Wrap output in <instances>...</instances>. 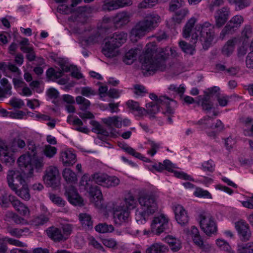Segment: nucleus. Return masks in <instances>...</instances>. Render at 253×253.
Wrapping results in <instances>:
<instances>
[{"label":"nucleus","mask_w":253,"mask_h":253,"mask_svg":"<svg viewBox=\"0 0 253 253\" xmlns=\"http://www.w3.org/2000/svg\"><path fill=\"white\" fill-rule=\"evenodd\" d=\"M166 51V49L157 48L153 42L147 44L141 66L145 76L153 75L157 71H164L166 69V60L169 56V53Z\"/></svg>","instance_id":"f257e3e1"},{"label":"nucleus","mask_w":253,"mask_h":253,"mask_svg":"<svg viewBox=\"0 0 253 253\" xmlns=\"http://www.w3.org/2000/svg\"><path fill=\"white\" fill-rule=\"evenodd\" d=\"M28 151L20 156L17 163L19 168L26 174L28 177L34 176V173L41 172L44 166V158L37 155V147L35 142L29 140L27 143Z\"/></svg>","instance_id":"f03ea898"},{"label":"nucleus","mask_w":253,"mask_h":253,"mask_svg":"<svg viewBox=\"0 0 253 253\" xmlns=\"http://www.w3.org/2000/svg\"><path fill=\"white\" fill-rule=\"evenodd\" d=\"M161 22L160 16L157 14H147L143 19L137 22L130 32V39L136 42L138 39L153 31Z\"/></svg>","instance_id":"7ed1b4c3"},{"label":"nucleus","mask_w":253,"mask_h":253,"mask_svg":"<svg viewBox=\"0 0 253 253\" xmlns=\"http://www.w3.org/2000/svg\"><path fill=\"white\" fill-rule=\"evenodd\" d=\"M127 37L126 33L117 32L106 38L102 49V53L109 58L116 56L119 54L118 48L126 42Z\"/></svg>","instance_id":"20e7f679"},{"label":"nucleus","mask_w":253,"mask_h":253,"mask_svg":"<svg viewBox=\"0 0 253 253\" xmlns=\"http://www.w3.org/2000/svg\"><path fill=\"white\" fill-rule=\"evenodd\" d=\"M170 103L175 104V101L166 96H161L157 100V102H150L146 104L147 112L149 114H155L160 111V106H165L167 110L164 112V114L168 122L171 124L173 122L172 117L174 114V110L170 106Z\"/></svg>","instance_id":"39448f33"},{"label":"nucleus","mask_w":253,"mask_h":253,"mask_svg":"<svg viewBox=\"0 0 253 253\" xmlns=\"http://www.w3.org/2000/svg\"><path fill=\"white\" fill-rule=\"evenodd\" d=\"M199 40L205 48H207L212 42L214 36V26L209 22L199 24Z\"/></svg>","instance_id":"423d86ee"},{"label":"nucleus","mask_w":253,"mask_h":253,"mask_svg":"<svg viewBox=\"0 0 253 253\" xmlns=\"http://www.w3.org/2000/svg\"><path fill=\"white\" fill-rule=\"evenodd\" d=\"M198 220L201 230L208 236L216 233L217 226L216 222L211 214L203 212L199 215Z\"/></svg>","instance_id":"0eeeda50"},{"label":"nucleus","mask_w":253,"mask_h":253,"mask_svg":"<svg viewBox=\"0 0 253 253\" xmlns=\"http://www.w3.org/2000/svg\"><path fill=\"white\" fill-rule=\"evenodd\" d=\"M138 202L148 213L153 214L158 210V205L154 196L151 193H141L138 198Z\"/></svg>","instance_id":"6e6552de"},{"label":"nucleus","mask_w":253,"mask_h":253,"mask_svg":"<svg viewBox=\"0 0 253 253\" xmlns=\"http://www.w3.org/2000/svg\"><path fill=\"white\" fill-rule=\"evenodd\" d=\"M169 218L167 215L161 214L154 217L151 224V231H144V234H149L152 232L160 235L165 232L168 227Z\"/></svg>","instance_id":"1a4fd4ad"},{"label":"nucleus","mask_w":253,"mask_h":253,"mask_svg":"<svg viewBox=\"0 0 253 253\" xmlns=\"http://www.w3.org/2000/svg\"><path fill=\"white\" fill-rule=\"evenodd\" d=\"M197 21V19L192 17L189 19L185 25L183 29V37L187 38L191 37L193 44L197 42L199 40V31L197 29H199V24L195 25Z\"/></svg>","instance_id":"9d476101"},{"label":"nucleus","mask_w":253,"mask_h":253,"mask_svg":"<svg viewBox=\"0 0 253 253\" xmlns=\"http://www.w3.org/2000/svg\"><path fill=\"white\" fill-rule=\"evenodd\" d=\"M113 219L115 224L121 225L129 220L130 212L124 204L114 205L113 208Z\"/></svg>","instance_id":"9b49d317"},{"label":"nucleus","mask_w":253,"mask_h":253,"mask_svg":"<svg viewBox=\"0 0 253 253\" xmlns=\"http://www.w3.org/2000/svg\"><path fill=\"white\" fill-rule=\"evenodd\" d=\"M59 175L57 167L54 166H48L44 172V183L47 187H56L59 182Z\"/></svg>","instance_id":"f8f14e48"},{"label":"nucleus","mask_w":253,"mask_h":253,"mask_svg":"<svg viewBox=\"0 0 253 253\" xmlns=\"http://www.w3.org/2000/svg\"><path fill=\"white\" fill-rule=\"evenodd\" d=\"M80 183L81 186L83 187L84 189L86 190L91 197H95L97 200L101 199L102 195L100 189L97 186L92 185V180L88 174H85L83 175Z\"/></svg>","instance_id":"ddd939ff"},{"label":"nucleus","mask_w":253,"mask_h":253,"mask_svg":"<svg viewBox=\"0 0 253 253\" xmlns=\"http://www.w3.org/2000/svg\"><path fill=\"white\" fill-rule=\"evenodd\" d=\"M244 22V18L240 15H236L231 18L222 30L219 38L223 40L226 35L233 34Z\"/></svg>","instance_id":"4468645a"},{"label":"nucleus","mask_w":253,"mask_h":253,"mask_svg":"<svg viewBox=\"0 0 253 253\" xmlns=\"http://www.w3.org/2000/svg\"><path fill=\"white\" fill-rule=\"evenodd\" d=\"M235 227L242 241L247 242L250 240L252 232L249 224L245 221L241 220L235 222Z\"/></svg>","instance_id":"2eb2a0df"},{"label":"nucleus","mask_w":253,"mask_h":253,"mask_svg":"<svg viewBox=\"0 0 253 253\" xmlns=\"http://www.w3.org/2000/svg\"><path fill=\"white\" fill-rule=\"evenodd\" d=\"M11 152L6 142L0 138V158L6 165L10 166L15 161V157Z\"/></svg>","instance_id":"dca6fc26"},{"label":"nucleus","mask_w":253,"mask_h":253,"mask_svg":"<svg viewBox=\"0 0 253 253\" xmlns=\"http://www.w3.org/2000/svg\"><path fill=\"white\" fill-rule=\"evenodd\" d=\"M230 14V8L228 6L217 10L214 15L216 26L219 28L223 26L229 19Z\"/></svg>","instance_id":"f3484780"},{"label":"nucleus","mask_w":253,"mask_h":253,"mask_svg":"<svg viewBox=\"0 0 253 253\" xmlns=\"http://www.w3.org/2000/svg\"><path fill=\"white\" fill-rule=\"evenodd\" d=\"M65 195L71 204L79 206L83 205V199L79 195L77 189L72 185L66 187Z\"/></svg>","instance_id":"a211bd4d"},{"label":"nucleus","mask_w":253,"mask_h":253,"mask_svg":"<svg viewBox=\"0 0 253 253\" xmlns=\"http://www.w3.org/2000/svg\"><path fill=\"white\" fill-rule=\"evenodd\" d=\"M173 211L177 222L181 226L187 225L189 222V216L184 208L180 205H176L174 206Z\"/></svg>","instance_id":"6ab92c4d"},{"label":"nucleus","mask_w":253,"mask_h":253,"mask_svg":"<svg viewBox=\"0 0 253 253\" xmlns=\"http://www.w3.org/2000/svg\"><path fill=\"white\" fill-rule=\"evenodd\" d=\"M14 178H15L20 184H22L25 182L24 178L18 171L9 170L7 173L6 180L8 186L11 190L15 189V186L17 185V184L14 183Z\"/></svg>","instance_id":"aec40b11"},{"label":"nucleus","mask_w":253,"mask_h":253,"mask_svg":"<svg viewBox=\"0 0 253 253\" xmlns=\"http://www.w3.org/2000/svg\"><path fill=\"white\" fill-rule=\"evenodd\" d=\"M26 146L24 139L20 135L13 138L9 144V150L13 153L20 152Z\"/></svg>","instance_id":"412c9836"},{"label":"nucleus","mask_w":253,"mask_h":253,"mask_svg":"<svg viewBox=\"0 0 253 253\" xmlns=\"http://www.w3.org/2000/svg\"><path fill=\"white\" fill-rule=\"evenodd\" d=\"M48 237L55 242H60L65 241V238L62 234V230L54 226L48 227L46 230Z\"/></svg>","instance_id":"4be33fe9"},{"label":"nucleus","mask_w":253,"mask_h":253,"mask_svg":"<svg viewBox=\"0 0 253 253\" xmlns=\"http://www.w3.org/2000/svg\"><path fill=\"white\" fill-rule=\"evenodd\" d=\"M0 70L2 72L4 75L9 77V72L15 74L19 76L21 74L19 69L14 64L10 62H0Z\"/></svg>","instance_id":"5701e85b"},{"label":"nucleus","mask_w":253,"mask_h":253,"mask_svg":"<svg viewBox=\"0 0 253 253\" xmlns=\"http://www.w3.org/2000/svg\"><path fill=\"white\" fill-rule=\"evenodd\" d=\"M60 159L65 166H71L76 162V156L71 151L66 150L60 153Z\"/></svg>","instance_id":"b1692460"},{"label":"nucleus","mask_w":253,"mask_h":253,"mask_svg":"<svg viewBox=\"0 0 253 253\" xmlns=\"http://www.w3.org/2000/svg\"><path fill=\"white\" fill-rule=\"evenodd\" d=\"M238 42L236 38L229 40L221 49V53L225 56L229 57L233 53L235 45Z\"/></svg>","instance_id":"393cba45"},{"label":"nucleus","mask_w":253,"mask_h":253,"mask_svg":"<svg viewBox=\"0 0 253 253\" xmlns=\"http://www.w3.org/2000/svg\"><path fill=\"white\" fill-rule=\"evenodd\" d=\"M130 17V15L128 12L123 11L115 15L114 17V22L117 25H125L129 21Z\"/></svg>","instance_id":"a878e982"},{"label":"nucleus","mask_w":253,"mask_h":253,"mask_svg":"<svg viewBox=\"0 0 253 253\" xmlns=\"http://www.w3.org/2000/svg\"><path fill=\"white\" fill-rule=\"evenodd\" d=\"M214 119L209 116H204L195 124L198 126V128L201 130H206L213 127Z\"/></svg>","instance_id":"bb28decb"},{"label":"nucleus","mask_w":253,"mask_h":253,"mask_svg":"<svg viewBox=\"0 0 253 253\" xmlns=\"http://www.w3.org/2000/svg\"><path fill=\"white\" fill-rule=\"evenodd\" d=\"M20 184L22 185L21 188L18 189V186L17 185L15 186V189L12 190L15 192L18 196L25 200L28 201L31 197L28 185L25 181L24 183Z\"/></svg>","instance_id":"cd10ccee"},{"label":"nucleus","mask_w":253,"mask_h":253,"mask_svg":"<svg viewBox=\"0 0 253 253\" xmlns=\"http://www.w3.org/2000/svg\"><path fill=\"white\" fill-rule=\"evenodd\" d=\"M121 1L117 0H103L101 6L102 10L110 11L122 7L120 3Z\"/></svg>","instance_id":"c85d7f7f"},{"label":"nucleus","mask_w":253,"mask_h":253,"mask_svg":"<svg viewBox=\"0 0 253 253\" xmlns=\"http://www.w3.org/2000/svg\"><path fill=\"white\" fill-rule=\"evenodd\" d=\"M15 197L9 194L4 190H0V205L2 207H8L11 203L12 204Z\"/></svg>","instance_id":"c756f323"},{"label":"nucleus","mask_w":253,"mask_h":253,"mask_svg":"<svg viewBox=\"0 0 253 253\" xmlns=\"http://www.w3.org/2000/svg\"><path fill=\"white\" fill-rule=\"evenodd\" d=\"M79 218L83 227L85 230H90L92 228L93 221L89 214L86 213H80Z\"/></svg>","instance_id":"7c9ffc66"},{"label":"nucleus","mask_w":253,"mask_h":253,"mask_svg":"<svg viewBox=\"0 0 253 253\" xmlns=\"http://www.w3.org/2000/svg\"><path fill=\"white\" fill-rule=\"evenodd\" d=\"M103 123L108 126H115L121 128L122 126V118L118 116L109 117L102 119Z\"/></svg>","instance_id":"2f4dec72"},{"label":"nucleus","mask_w":253,"mask_h":253,"mask_svg":"<svg viewBox=\"0 0 253 253\" xmlns=\"http://www.w3.org/2000/svg\"><path fill=\"white\" fill-rule=\"evenodd\" d=\"M168 251L167 247L161 243L153 244L146 250L145 253H165Z\"/></svg>","instance_id":"473e14b6"},{"label":"nucleus","mask_w":253,"mask_h":253,"mask_svg":"<svg viewBox=\"0 0 253 253\" xmlns=\"http://www.w3.org/2000/svg\"><path fill=\"white\" fill-rule=\"evenodd\" d=\"M140 51L137 48H132L127 52L123 58V61L128 65H130L136 60V56Z\"/></svg>","instance_id":"72a5a7b5"},{"label":"nucleus","mask_w":253,"mask_h":253,"mask_svg":"<svg viewBox=\"0 0 253 253\" xmlns=\"http://www.w3.org/2000/svg\"><path fill=\"white\" fill-rule=\"evenodd\" d=\"M12 206L21 214L26 216L29 214V210L25 205L18 200L16 197L15 198L12 203Z\"/></svg>","instance_id":"f704fd0d"},{"label":"nucleus","mask_w":253,"mask_h":253,"mask_svg":"<svg viewBox=\"0 0 253 253\" xmlns=\"http://www.w3.org/2000/svg\"><path fill=\"white\" fill-rule=\"evenodd\" d=\"M63 177L69 184L75 183L77 181L76 174L70 169L66 168L63 171Z\"/></svg>","instance_id":"c9c22d12"},{"label":"nucleus","mask_w":253,"mask_h":253,"mask_svg":"<svg viewBox=\"0 0 253 253\" xmlns=\"http://www.w3.org/2000/svg\"><path fill=\"white\" fill-rule=\"evenodd\" d=\"M90 124L93 126L92 131L96 133L100 134L105 136L109 135V132L104 128L98 122L96 121H91Z\"/></svg>","instance_id":"e433bc0d"},{"label":"nucleus","mask_w":253,"mask_h":253,"mask_svg":"<svg viewBox=\"0 0 253 253\" xmlns=\"http://www.w3.org/2000/svg\"><path fill=\"white\" fill-rule=\"evenodd\" d=\"M166 240L173 252L178 251L181 247V242L177 239L169 236L166 237Z\"/></svg>","instance_id":"4c0bfd02"},{"label":"nucleus","mask_w":253,"mask_h":253,"mask_svg":"<svg viewBox=\"0 0 253 253\" xmlns=\"http://www.w3.org/2000/svg\"><path fill=\"white\" fill-rule=\"evenodd\" d=\"M150 213H148L145 211L137 210L135 212V219L139 224H144L148 219Z\"/></svg>","instance_id":"58836bf2"},{"label":"nucleus","mask_w":253,"mask_h":253,"mask_svg":"<svg viewBox=\"0 0 253 253\" xmlns=\"http://www.w3.org/2000/svg\"><path fill=\"white\" fill-rule=\"evenodd\" d=\"M237 253H253V242L238 244Z\"/></svg>","instance_id":"ea45409f"},{"label":"nucleus","mask_w":253,"mask_h":253,"mask_svg":"<svg viewBox=\"0 0 253 253\" xmlns=\"http://www.w3.org/2000/svg\"><path fill=\"white\" fill-rule=\"evenodd\" d=\"M0 84L4 87V88L3 89H0V96L3 97L6 95H11V86L8 83L7 79L2 78L0 80Z\"/></svg>","instance_id":"a19ab883"},{"label":"nucleus","mask_w":253,"mask_h":253,"mask_svg":"<svg viewBox=\"0 0 253 253\" xmlns=\"http://www.w3.org/2000/svg\"><path fill=\"white\" fill-rule=\"evenodd\" d=\"M77 103L80 105V109L82 111H85L90 106V102L83 96H78L76 97Z\"/></svg>","instance_id":"79ce46f5"},{"label":"nucleus","mask_w":253,"mask_h":253,"mask_svg":"<svg viewBox=\"0 0 253 253\" xmlns=\"http://www.w3.org/2000/svg\"><path fill=\"white\" fill-rule=\"evenodd\" d=\"M91 179L96 183L104 187L106 179L107 178V174L102 173H96L90 176Z\"/></svg>","instance_id":"37998d69"},{"label":"nucleus","mask_w":253,"mask_h":253,"mask_svg":"<svg viewBox=\"0 0 253 253\" xmlns=\"http://www.w3.org/2000/svg\"><path fill=\"white\" fill-rule=\"evenodd\" d=\"M127 108L132 112H137L139 114H142L144 109L141 108L139 106L138 102L132 100H129L126 102Z\"/></svg>","instance_id":"c03bdc74"},{"label":"nucleus","mask_w":253,"mask_h":253,"mask_svg":"<svg viewBox=\"0 0 253 253\" xmlns=\"http://www.w3.org/2000/svg\"><path fill=\"white\" fill-rule=\"evenodd\" d=\"M96 231L101 233L112 232L114 228L112 225H108L106 223H99L95 227Z\"/></svg>","instance_id":"a18cd8bd"},{"label":"nucleus","mask_w":253,"mask_h":253,"mask_svg":"<svg viewBox=\"0 0 253 253\" xmlns=\"http://www.w3.org/2000/svg\"><path fill=\"white\" fill-rule=\"evenodd\" d=\"M125 201L126 204V208L128 210V209H134L137 205L136 200L134 196L130 193L126 195Z\"/></svg>","instance_id":"49530a36"},{"label":"nucleus","mask_w":253,"mask_h":253,"mask_svg":"<svg viewBox=\"0 0 253 253\" xmlns=\"http://www.w3.org/2000/svg\"><path fill=\"white\" fill-rule=\"evenodd\" d=\"M46 76L49 79L54 80L61 77L63 72L61 70L56 71L53 68H50L46 72Z\"/></svg>","instance_id":"de8ad7c7"},{"label":"nucleus","mask_w":253,"mask_h":253,"mask_svg":"<svg viewBox=\"0 0 253 253\" xmlns=\"http://www.w3.org/2000/svg\"><path fill=\"white\" fill-rule=\"evenodd\" d=\"M57 148L50 145H45L43 149V154L48 158H53L57 153Z\"/></svg>","instance_id":"09e8293b"},{"label":"nucleus","mask_w":253,"mask_h":253,"mask_svg":"<svg viewBox=\"0 0 253 253\" xmlns=\"http://www.w3.org/2000/svg\"><path fill=\"white\" fill-rule=\"evenodd\" d=\"M179 45L184 52L191 55L194 53L195 49L193 45L188 43L184 41H180Z\"/></svg>","instance_id":"8fccbe9b"},{"label":"nucleus","mask_w":253,"mask_h":253,"mask_svg":"<svg viewBox=\"0 0 253 253\" xmlns=\"http://www.w3.org/2000/svg\"><path fill=\"white\" fill-rule=\"evenodd\" d=\"M20 49L24 53H26V58L29 61H33L36 58V54L33 48L30 46H23L20 47Z\"/></svg>","instance_id":"3c124183"},{"label":"nucleus","mask_w":253,"mask_h":253,"mask_svg":"<svg viewBox=\"0 0 253 253\" xmlns=\"http://www.w3.org/2000/svg\"><path fill=\"white\" fill-rule=\"evenodd\" d=\"M120 183V179L116 176H109L107 175V178L106 179L104 187L109 188L111 187H115L119 185Z\"/></svg>","instance_id":"603ef678"},{"label":"nucleus","mask_w":253,"mask_h":253,"mask_svg":"<svg viewBox=\"0 0 253 253\" xmlns=\"http://www.w3.org/2000/svg\"><path fill=\"white\" fill-rule=\"evenodd\" d=\"M29 229L27 228L23 229L8 228L7 232L11 235L17 238H20L24 232L27 233Z\"/></svg>","instance_id":"864d4df0"},{"label":"nucleus","mask_w":253,"mask_h":253,"mask_svg":"<svg viewBox=\"0 0 253 253\" xmlns=\"http://www.w3.org/2000/svg\"><path fill=\"white\" fill-rule=\"evenodd\" d=\"M120 146L126 152L133 156V157L138 159H142L141 154L140 153L136 152L134 149L129 147L127 144H123L122 146Z\"/></svg>","instance_id":"5fc2aeb1"},{"label":"nucleus","mask_w":253,"mask_h":253,"mask_svg":"<svg viewBox=\"0 0 253 253\" xmlns=\"http://www.w3.org/2000/svg\"><path fill=\"white\" fill-rule=\"evenodd\" d=\"M215 164L211 160L205 162L202 165V169L207 172L212 173L215 169Z\"/></svg>","instance_id":"6e6d98bb"},{"label":"nucleus","mask_w":253,"mask_h":253,"mask_svg":"<svg viewBox=\"0 0 253 253\" xmlns=\"http://www.w3.org/2000/svg\"><path fill=\"white\" fill-rule=\"evenodd\" d=\"M146 144L149 145L151 147V149L147 151L148 154L150 155L152 157L154 156L156 154L158 150L160 148V144L156 143L155 142L151 140H148Z\"/></svg>","instance_id":"4d7b16f0"},{"label":"nucleus","mask_w":253,"mask_h":253,"mask_svg":"<svg viewBox=\"0 0 253 253\" xmlns=\"http://www.w3.org/2000/svg\"><path fill=\"white\" fill-rule=\"evenodd\" d=\"M168 89L170 91L176 93L180 97H182L185 91V87L183 84H180L178 87L175 84H170Z\"/></svg>","instance_id":"13d9d810"},{"label":"nucleus","mask_w":253,"mask_h":253,"mask_svg":"<svg viewBox=\"0 0 253 253\" xmlns=\"http://www.w3.org/2000/svg\"><path fill=\"white\" fill-rule=\"evenodd\" d=\"M62 234L65 238L66 241L69 238L70 235L72 233L73 225L71 224H65L62 225Z\"/></svg>","instance_id":"bf43d9fd"},{"label":"nucleus","mask_w":253,"mask_h":253,"mask_svg":"<svg viewBox=\"0 0 253 253\" xmlns=\"http://www.w3.org/2000/svg\"><path fill=\"white\" fill-rule=\"evenodd\" d=\"M194 195L197 197L211 199V194L207 190L200 188H197L194 191Z\"/></svg>","instance_id":"052dcab7"},{"label":"nucleus","mask_w":253,"mask_h":253,"mask_svg":"<svg viewBox=\"0 0 253 253\" xmlns=\"http://www.w3.org/2000/svg\"><path fill=\"white\" fill-rule=\"evenodd\" d=\"M48 221V218L44 215H40V216L35 217L33 220V224L35 226L42 225L46 223Z\"/></svg>","instance_id":"680f3d73"},{"label":"nucleus","mask_w":253,"mask_h":253,"mask_svg":"<svg viewBox=\"0 0 253 253\" xmlns=\"http://www.w3.org/2000/svg\"><path fill=\"white\" fill-rule=\"evenodd\" d=\"M80 93L84 96L89 97L96 94L95 91L89 86L82 87L80 88Z\"/></svg>","instance_id":"e2e57ef3"},{"label":"nucleus","mask_w":253,"mask_h":253,"mask_svg":"<svg viewBox=\"0 0 253 253\" xmlns=\"http://www.w3.org/2000/svg\"><path fill=\"white\" fill-rule=\"evenodd\" d=\"M184 3L183 0H170L169 9L171 11H174L180 8Z\"/></svg>","instance_id":"0e129e2a"},{"label":"nucleus","mask_w":253,"mask_h":253,"mask_svg":"<svg viewBox=\"0 0 253 253\" xmlns=\"http://www.w3.org/2000/svg\"><path fill=\"white\" fill-rule=\"evenodd\" d=\"M216 244L220 250L230 252L231 247L225 240L218 239L216 241Z\"/></svg>","instance_id":"69168bd1"},{"label":"nucleus","mask_w":253,"mask_h":253,"mask_svg":"<svg viewBox=\"0 0 253 253\" xmlns=\"http://www.w3.org/2000/svg\"><path fill=\"white\" fill-rule=\"evenodd\" d=\"M9 104L14 108L20 109L24 105V103L21 99L13 97L9 100Z\"/></svg>","instance_id":"338daca9"},{"label":"nucleus","mask_w":253,"mask_h":253,"mask_svg":"<svg viewBox=\"0 0 253 253\" xmlns=\"http://www.w3.org/2000/svg\"><path fill=\"white\" fill-rule=\"evenodd\" d=\"M209 95H205L202 100L201 105L205 110H210L212 107V104L210 101Z\"/></svg>","instance_id":"774afa93"}]
</instances>
